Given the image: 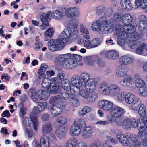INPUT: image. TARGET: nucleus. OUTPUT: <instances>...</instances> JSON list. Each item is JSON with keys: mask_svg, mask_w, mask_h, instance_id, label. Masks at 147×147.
<instances>
[{"mask_svg": "<svg viewBox=\"0 0 147 147\" xmlns=\"http://www.w3.org/2000/svg\"><path fill=\"white\" fill-rule=\"evenodd\" d=\"M71 81L72 87L75 88L76 92L79 90L80 95L88 102H93L97 98V94L94 92L96 86L95 80L90 77L88 73H82L80 76L77 74L74 75Z\"/></svg>", "mask_w": 147, "mask_h": 147, "instance_id": "f257e3e1", "label": "nucleus"}, {"mask_svg": "<svg viewBox=\"0 0 147 147\" xmlns=\"http://www.w3.org/2000/svg\"><path fill=\"white\" fill-rule=\"evenodd\" d=\"M99 91L102 94L109 95L113 98H117L119 102H122L125 100L128 104H131L136 98L132 93L128 92L125 94V92L121 90L120 87L115 84L107 86L106 83L101 82L99 85Z\"/></svg>", "mask_w": 147, "mask_h": 147, "instance_id": "f03ea898", "label": "nucleus"}, {"mask_svg": "<svg viewBox=\"0 0 147 147\" xmlns=\"http://www.w3.org/2000/svg\"><path fill=\"white\" fill-rule=\"evenodd\" d=\"M137 127L139 132L138 134V138L140 139V145L142 146L147 139V117L142 119H133L131 120V127Z\"/></svg>", "mask_w": 147, "mask_h": 147, "instance_id": "7ed1b4c3", "label": "nucleus"}, {"mask_svg": "<svg viewBox=\"0 0 147 147\" xmlns=\"http://www.w3.org/2000/svg\"><path fill=\"white\" fill-rule=\"evenodd\" d=\"M111 22L105 18L102 17L92 23L91 26V29L93 31L101 34L110 33L113 31L114 27L113 26H107Z\"/></svg>", "mask_w": 147, "mask_h": 147, "instance_id": "20e7f679", "label": "nucleus"}, {"mask_svg": "<svg viewBox=\"0 0 147 147\" xmlns=\"http://www.w3.org/2000/svg\"><path fill=\"white\" fill-rule=\"evenodd\" d=\"M69 32L66 29L63 30L59 36L58 39L51 40L48 43V48L52 51L63 49L68 41L64 36L65 34L68 35Z\"/></svg>", "mask_w": 147, "mask_h": 147, "instance_id": "39448f33", "label": "nucleus"}, {"mask_svg": "<svg viewBox=\"0 0 147 147\" xmlns=\"http://www.w3.org/2000/svg\"><path fill=\"white\" fill-rule=\"evenodd\" d=\"M116 137L120 142L129 147H140L136 136L134 134L128 133L124 134L120 132L117 134Z\"/></svg>", "mask_w": 147, "mask_h": 147, "instance_id": "423d86ee", "label": "nucleus"}, {"mask_svg": "<svg viewBox=\"0 0 147 147\" xmlns=\"http://www.w3.org/2000/svg\"><path fill=\"white\" fill-rule=\"evenodd\" d=\"M125 29L119 23L117 24L115 26L114 34L116 36L117 44L120 46H123L127 43L128 36L131 33Z\"/></svg>", "mask_w": 147, "mask_h": 147, "instance_id": "0eeeda50", "label": "nucleus"}, {"mask_svg": "<svg viewBox=\"0 0 147 147\" xmlns=\"http://www.w3.org/2000/svg\"><path fill=\"white\" fill-rule=\"evenodd\" d=\"M41 86L44 88H47L51 93L56 94L59 91L58 83L56 78H52L50 79L45 78L42 80Z\"/></svg>", "mask_w": 147, "mask_h": 147, "instance_id": "6e6552de", "label": "nucleus"}, {"mask_svg": "<svg viewBox=\"0 0 147 147\" xmlns=\"http://www.w3.org/2000/svg\"><path fill=\"white\" fill-rule=\"evenodd\" d=\"M47 103L45 102L38 103L37 107L34 106L32 111V115L31 117V121L34 125V129L36 131L37 130L39 126V122L37 117L40 115V111H43L46 107Z\"/></svg>", "mask_w": 147, "mask_h": 147, "instance_id": "1a4fd4ad", "label": "nucleus"}, {"mask_svg": "<svg viewBox=\"0 0 147 147\" xmlns=\"http://www.w3.org/2000/svg\"><path fill=\"white\" fill-rule=\"evenodd\" d=\"M86 126L84 120L81 119H76L74 123L71 126L70 130V134L72 136H77L80 134L83 128Z\"/></svg>", "mask_w": 147, "mask_h": 147, "instance_id": "9d476101", "label": "nucleus"}, {"mask_svg": "<svg viewBox=\"0 0 147 147\" xmlns=\"http://www.w3.org/2000/svg\"><path fill=\"white\" fill-rule=\"evenodd\" d=\"M82 59V57L79 55L76 54H70L68 59L63 64V66L65 68L69 69L74 68L78 64L81 65L82 63L80 64L79 63Z\"/></svg>", "mask_w": 147, "mask_h": 147, "instance_id": "9b49d317", "label": "nucleus"}, {"mask_svg": "<svg viewBox=\"0 0 147 147\" xmlns=\"http://www.w3.org/2000/svg\"><path fill=\"white\" fill-rule=\"evenodd\" d=\"M126 113V111L123 108L117 106L112 109L110 111L111 117L107 116V119L111 123L114 122L115 119H119L121 117Z\"/></svg>", "mask_w": 147, "mask_h": 147, "instance_id": "f8f14e48", "label": "nucleus"}, {"mask_svg": "<svg viewBox=\"0 0 147 147\" xmlns=\"http://www.w3.org/2000/svg\"><path fill=\"white\" fill-rule=\"evenodd\" d=\"M133 17L132 15L130 14L126 13L123 15L122 20V23L123 25H121L122 27L125 28V29H127V30L129 32H134L136 31L135 27L131 24L133 20Z\"/></svg>", "mask_w": 147, "mask_h": 147, "instance_id": "ddd939ff", "label": "nucleus"}, {"mask_svg": "<svg viewBox=\"0 0 147 147\" xmlns=\"http://www.w3.org/2000/svg\"><path fill=\"white\" fill-rule=\"evenodd\" d=\"M72 85L71 81L70 82L67 79L65 78L61 81V86L62 88L67 91L70 92L69 93L73 96L80 95V91L76 92L75 88L72 87Z\"/></svg>", "mask_w": 147, "mask_h": 147, "instance_id": "4468645a", "label": "nucleus"}, {"mask_svg": "<svg viewBox=\"0 0 147 147\" xmlns=\"http://www.w3.org/2000/svg\"><path fill=\"white\" fill-rule=\"evenodd\" d=\"M128 37L130 39L128 42V45L129 48L134 49L140 45V42L138 40L139 38V35L135 31L131 32L130 34L128 35Z\"/></svg>", "mask_w": 147, "mask_h": 147, "instance_id": "2eb2a0df", "label": "nucleus"}, {"mask_svg": "<svg viewBox=\"0 0 147 147\" xmlns=\"http://www.w3.org/2000/svg\"><path fill=\"white\" fill-rule=\"evenodd\" d=\"M66 104L64 102H59L53 105L50 109L51 114L54 116L59 115L65 108Z\"/></svg>", "mask_w": 147, "mask_h": 147, "instance_id": "dca6fc26", "label": "nucleus"}, {"mask_svg": "<svg viewBox=\"0 0 147 147\" xmlns=\"http://www.w3.org/2000/svg\"><path fill=\"white\" fill-rule=\"evenodd\" d=\"M69 30V33L68 35L65 34L64 35L68 41V43H69L74 41L78 35L79 32L78 28V26H75L73 27V32H72L71 29L69 27H67L65 28L63 30L65 29Z\"/></svg>", "mask_w": 147, "mask_h": 147, "instance_id": "f3484780", "label": "nucleus"}, {"mask_svg": "<svg viewBox=\"0 0 147 147\" xmlns=\"http://www.w3.org/2000/svg\"><path fill=\"white\" fill-rule=\"evenodd\" d=\"M134 57L131 55L127 54L121 57L119 59L120 64L126 65L132 63L134 61Z\"/></svg>", "mask_w": 147, "mask_h": 147, "instance_id": "a211bd4d", "label": "nucleus"}, {"mask_svg": "<svg viewBox=\"0 0 147 147\" xmlns=\"http://www.w3.org/2000/svg\"><path fill=\"white\" fill-rule=\"evenodd\" d=\"M65 15L67 17L70 18L76 17L80 14L78 9L76 7H71L64 10Z\"/></svg>", "mask_w": 147, "mask_h": 147, "instance_id": "6ab92c4d", "label": "nucleus"}, {"mask_svg": "<svg viewBox=\"0 0 147 147\" xmlns=\"http://www.w3.org/2000/svg\"><path fill=\"white\" fill-rule=\"evenodd\" d=\"M98 105L101 109L106 111L111 110L113 106V103L112 102L105 99L100 100Z\"/></svg>", "mask_w": 147, "mask_h": 147, "instance_id": "aec40b11", "label": "nucleus"}, {"mask_svg": "<svg viewBox=\"0 0 147 147\" xmlns=\"http://www.w3.org/2000/svg\"><path fill=\"white\" fill-rule=\"evenodd\" d=\"M121 86L124 87H129L134 84V80L130 76L125 77L119 82Z\"/></svg>", "mask_w": 147, "mask_h": 147, "instance_id": "412c9836", "label": "nucleus"}, {"mask_svg": "<svg viewBox=\"0 0 147 147\" xmlns=\"http://www.w3.org/2000/svg\"><path fill=\"white\" fill-rule=\"evenodd\" d=\"M50 146L49 138L45 135H43L40 138V144L39 142H36L35 147H49Z\"/></svg>", "mask_w": 147, "mask_h": 147, "instance_id": "4be33fe9", "label": "nucleus"}, {"mask_svg": "<svg viewBox=\"0 0 147 147\" xmlns=\"http://www.w3.org/2000/svg\"><path fill=\"white\" fill-rule=\"evenodd\" d=\"M128 72V70L127 67L120 64L117 66L116 70V74L119 77H123L125 76Z\"/></svg>", "mask_w": 147, "mask_h": 147, "instance_id": "5701e85b", "label": "nucleus"}, {"mask_svg": "<svg viewBox=\"0 0 147 147\" xmlns=\"http://www.w3.org/2000/svg\"><path fill=\"white\" fill-rule=\"evenodd\" d=\"M65 15L64 9L56 10L53 11L51 14L53 18L59 20H62Z\"/></svg>", "mask_w": 147, "mask_h": 147, "instance_id": "b1692460", "label": "nucleus"}, {"mask_svg": "<svg viewBox=\"0 0 147 147\" xmlns=\"http://www.w3.org/2000/svg\"><path fill=\"white\" fill-rule=\"evenodd\" d=\"M134 77L135 80L134 84L137 88H140L145 86V82L140 78V75L139 74H135Z\"/></svg>", "mask_w": 147, "mask_h": 147, "instance_id": "393cba45", "label": "nucleus"}, {"mask_svg": "<svg viewBox=\"0 0 147 147\" xmlns=\"http://www.w3.org/2000/svg\"><path fill=\"white\" fill-rule=\"evenodd\" d=\"M107 139L104 141L102 143V147H113L109 144V143H110L113 145L117 144L118 141L115 138L109 136H106Z\"/></svg>", "mask_w": 147, "mask_h": 147, "instance_id": "a878e982", "label": "nucleus"}, {"mask_svg": "<svg viewBox=\"0 0 147 147\" xmlns=\"http://www.w3.org/2000/svg\"><path fill=\"white\" fill-rule=\"evenodd\" d=\"M86 61L88 65L92 66L95 63H98L100 58L98 55L88 56L86 57Z\"/></svg>", "mask_w": 147, "mask_h": 147, "instance_id": "bb28decb", "label": "nucleus"}, {"mask_svg": "<svg viewBox=\"0 0 147 147\" xmlns=\"http://www.w3.org/2000/svg\"><path fill=\"white\" fill-rule=\"evenodd\" d=\"M106 58L111 59L115 60L119 57V53L117 51L114 50H110L105 53Z\"/></svg>", "mask_w": 147, "mask_h": 147, "instance_id": "cd10ccee", "label": "nucleus"}, {"mask_svg": "<svg viewBox=\"0 0 147 147\" xmlns=\"http://www.w3.org/2000/svg\"><path fill=\"white\" fill-rule=\"evenodd\" d=\"M70 56V54L68 53L64 54L57 55L54 59V61L56 62H63V63L68 59Z\"/></svg>", "mask_w": 147, "mask_h": 147, "instance_id": "c85d7f7f", "label": "nucleus"}, {"mask_svg": "<svg viewBox=\"0 0 147 147\" xmlns=\"http://www.w3.org/2000/svg\"><path fill=\"white\" fill-rule=\"evenodd\" d=\"M81 131L82 137L84 138H87L91 136L93 133V129L90 127H86L84 129H83Z\"/></svg>", "mask_w": 147, "mask_h": 147, "instance_id": "c756f323", "label": "nucleus"}, {"mask_svg": "<svg viewBox=\"0 0 147 147\" xmlns=\"http://www.w3.org/2000/svg\"><path fill=\"white\" fill-rule=\"evenodd\" d=\"M136 26L141 31L143 35L146 32H147V23L146 21H139Z\"/></svg>", "mask_w": 147, "mask_h": 147, "instance_id": "7c9ffc66", "label": "nucleus"}, {"mask_svg": "<svg viewBox=\"0 0 147 147\" xmlns=\"http://www.w3.org/2000/svg\"><path fill=\"white\" fill-rule=\"evenodd\" d=\"M131 0H121V5L123 8L127 10H130L132 8Z\"/></svg>", "mask_w": 147, "mask_h": 147, "instance_id": "2f4dec72", "label": "nucleus"}, {"mask_svg": "<svg viewBox=\"0 0 147 147\" xmlns=\"http://www.w3.org/2000/svg\"><path fill=\"white\" fill-rule=\"evenodd\" d=\"M67 119L65 117L60 116L57 119L55 123L59 127H61L67 123Z\"/></svg>", "mask_w": 147, "mask_h": 147, "instance_id": "473e14b6", "label": "nucleus"}, {"mask_svg": "<svg viewBox=\"0 0 147 147\" xmlns=\"http://www.w3.org/2000/svg\"><path fill=\"white\" fill-rule=\"evenodd\" d=\"M59 127L56 130L55 135L58 138L61 139L65 137L66 131L64 128L62 127Z\"/></svg>", "mask_w": 147, "mask_h": 147, "instance_id": "72a5a7b5", "label": "nucleus"}, {"mask_svg": "<svg viewBox=\"0 0 147 147\" xmlns=\"http://www.w3.org/2000/svg\"><path fill=\"white\" fill-rule=\"evenodd\" d=\"M79 30L80 32L82 34L84 38L87 39H89L90 38L88 29L84 26L83 24H81L80 25Z\"/></svg>", "mask_w": 147, "mask_h": 147, "instance_id": "f704fd0d", "label": "nucleus"}, {"mask_svg": "<svg viewBox=\"0 0 147 147\" xmlns=\"http://www.w3.org/2000/svg\"><path fill=\"white\" fill-rule=\"evenodd\" d=\"M131 108L134 111H137L140 105H142V102L138 98H136L135 100L131 104Z\"/></svg>", "mask_w": 147, "mask_h": 147, "instance_id": "c9c22d12", "label": "nucleus"}, {"mask_svg": "<svg viewBox=\"0 0 147 147\" xmlns=\"http://www.w3.org/2000/svg\"><path fill=\"white\" fill-rule=\"evenodd\" d=\"M52 130V126L50 123L43 125L42 127V131L44 134H47L50 132Z\"/></svg>", "mask_w": 147, "mask_h": 147, "instance_id": "e433bc0d", "label": "nucleus"}, {"mask_svg": "<svg viewBox=\"0 0 147 147\" xmlns=\"http://www.w3.org/2000/svg\"><path fill=\"white\" fill-rule=\"evenodd\" d=\"M78 143V141L76 138H71L67 141L66 147H76Z\"/></svg>", "mask_w": 147, "mask_h": 147, "instance_id": "4c0bfd02", "label": "nucleus"}, {"mask_svg": "<svg viewBox=\"0 0 147 147\" xmlns=\"http://www.w3.org/2000/svg\"><path fill=\"white\" fill-rule=\"evenodd\" d=\"M138 109V113L140 116L144 118L146 117V111L145 106L144 104L140 105Z\"/></svg>", "mask_w": 147, "mask_h": 147, "instance_id": "58836bf2", "label": "nucleus"}, {"mask_svg": "<svg viewBox=\"0 0 147 147\" xmlns=\"http://www.w3.org/2000/svg\"><path fill=\"white\" fill-rule=\"evenodd\" d=\"M59 91L56 94H58V96L60 99L65 100L68 99L69 96V94L66 92H63L61 90V87L59 85Z\"/></svg>", "mask_w": 147, "mask_h": 147, "instance_id": "ea45409f", "label": "nucleus"}, {"mask_svg": "<svg viewBox=\"0 0 147 147\" xmlns=\"http://www.w3.org/2000/svg\"><path fill=\"white\" fill-rule=\"evenodd\" d=\"M123 127L125 129L131 128V119L129 118H126L123 121Z\"/></svg>", "mask_w": 147, "mask_h": 147, "instance_id": "a19ab883", "label": "nucleus"}, {"mask_svg": "<svg viewBox=\"0 0 147 147\" xmlns=\"http://www.w3.org/2000/svg\"><path fill=\"white\" fill-rule=\"evenodd\" d=\"M147 3V0H135L134 5L136 8L141 7L142 8L144 7L145 4Z\"/></svg>", "mask_w": 147, "mask_h": 147, "instance_id": "79ce46f5", "label": "nucleus"}, {"mask_svg": "<svg viewBox=\"0 0 147 147\" xmlns=\"http://www.w3.org/2000/svg\"><path fill=\"white\" fill-rule=\"evenodd\" d=\"M18 106L20 108V111L19 112L20 116L21 117H23L26 113V109L24 107L22 103H20Z\"/></svg>", "mask_w": 147, "mask_h": 147, "instance_id": "37998d69", "label": "nucleus"}, {"mask_svg": "<svg viewBox=\"0 0 147 147\" xmlns=\"http://www.w3.org/2000/svg\"><path fill=\"white\" fill-rule=\"evenodd\" d=\"M123 15L119 12L115 13L113 15V19L115 22H119L122 21Z\"/></svg>", "mask_w": 147, "mask_h": 147, "instance_id": "c03bdc74", "label": "nucleus"}, {"mask_svg": "<svg viewBox=\"0 0 147 147\" xmlns=\"http://www.w3.org/2000/svg\"><path fill=\"white\" fill-rule=\"evenodd\" d=\"M28 94L31 97L32 99L35 102L38 103L37 100L35 97L36 94L35 90L34 89H31L29 90Z\"/></svg>", "mask_w": 147, "mask_h": 147, "instance_id": "a18cd8bd", "label": "nucleus"}, {"mask_svg": "<svg viewBox=\"0 0 147 147\" xmlns=\"http://www.w3.org/2000/svg\"><path fill=\"white\" fill-rule=\"evenodd\" d=\"M91 110V108L86 106L84 107L79 112V114L81 116H84Z\"/></svg>", "mask_w": 147, "mask_h": 147, "instance_id": "49530a36", "label": "nucleus"}, {"mask_svg": "<svg viewBox=\"0 0 147 147\" xmlns=\"http://www.w3.org/2000/svg\"><path fill=\"white\" fill-rule=\"evenodd\" d=\"M59 98L58 95L52 97L51 98L49 102L54 105L55 104H56L57 103L59 102H63L61 101H59Z\"/></svg>", "mask_w": 147, "mask_h": 147, "instance_id": "de8ad7c7", "label": "nucleus"}, {"mask_svg": "<svg viewBox=\"0 0 147 147\" xmlns=\"http://www.w3.org/2000/svg\"><path fill=\"white\" fill-rule=\"evenodd\" d=\"M138 92L142 96L146 97L147 96V87L144 86L139 88Z\"/></svg>", "mask_w": 147, "mask_h": 147, "instance_id": "09e8293b", "label": "nucleus"}, {"mask_svg": "<svg viewBox=\"0 0 147 147\" xmlns=\"http://www.w3.org/2000/svg\"><path fill=\"white\" fill-rule=\"evenodd\" d=\"M33 115L32 113V115L30 116V117L31 116ZM31 121L32 123V125H33V127L34 128V125L33 124V123L32 122V121L31 120V118H30V120L29 121V118L28 117H25L24 119L22 121V123L24 125L26 126H31V123L30 122Z\"/></svg>", "mask_w": 147, "mask_h": 147, "instance_id": "8fccbe9b", "label": "nucleus"}, {"mask_svg": "<svg viewBox=\"0 0 147 147\" xmlns=\"http://www.w3.org/2000/svg\"><path fill=\"white\" fill-rule=\"evenodd\" d=\"M92 43L93 48H96L99 46L101 43L100 39L97 38H95L91 40Z\"/></svg>", "mask_w": 147, "mask_h": 147, "instance_id": "3c124183", "label": "nucleus"}, {"mask_svg": "<svg viewBox=\"0 0 147 147\" xmlns=\"http://www.w3.org/2000/svg\"><path fill=\"white\" fill-rule=\"evenodd\" d=\"M49 69L47 65L45 64H42L40 67V69L38 70V73L40 75H42V74L44 72L45 70Z\"/></svg>", "mask_w": 147, "mask_h": 147, "instance_id": "603ef678", "label": "nucleus"}, {"mask_svg": "<svg viewBox=\"0 0 147 147\" xmlns=\"http://www.w3.org/2000/svg\"><path fill=\"white\" fill-rule=\"evenodd\" d=\"M49 97V94L46 91L44 92L41 96H40V99L41 100L45 101L47 100Z\"/></svg>", "mask_w": 147, "mask_h": 147, "instance_id": "864d4df0", "label": "nucleus"}, {"mask_svg": "<svg viewBox=\"0 0 147 147\" xmlns=\"http://www.w3.org/2000/svg\"><path fill=\"white\" fill-rule=\"evenodd\" d=\"M105 9V7L103 5H101L97 7L96 11L97 13L101 14L104 12Z\"/></svg>", "mask_w": 147, "mask_h": 147, "instance_id": "5fc2aeb1", "label": "nucleus"}, {"mask_svg": "<svg viewBox=\"0 0 147 147\" xmlns=\"http://www.w3.org/2000/svg\"><path fill=\"white\" fill-rule=\"evenodd\" d=\"M51 12V11H47L46 15L44 13L42 14L40 17L41 21L44 22L45 21H47V20L49 18Z\"/></svg>", "mask_w": 147, "mask_h": 147, "instance_id": "6e6d98bb", "label": "nucleus"}, {"mask_svg": "<svg viewBox=\"0 0 147 147\" xmlns=\"http://www.w3.org/2000/svg\"><path fill=\"white\" fill-rule=\"evenodd\" d=\"M71 101V104L73 106H78L79 104L78 100L76 98H72Z\"/></svg>", "mask_w": 147, "mask_h": 147, "instance_id": "4d7b16f0", "label": "nucleus"}, {"mask_svg": "<svg viewBox=\"0 0 147 147\" xmlns=\"http://www.w3.org/2000/svg\"><path fill=\"white\" fill-rule=\"evenodd\" d=\"M26 134H28V140H30L33 136V131L31 129H27L26 131Z\"/></svg>", "mask_w": 147, "mask_h": 147, "instance_id": "13d9d810", "label": "nucleus"}, {"mask_svg": "<svg viewBox=\"0 0 147 147\" xmlns=\"http://www.w3.org/2000/svg\"><path fill=\"white\" fill-rule=\"evenodd\" d=\"M78 21L76 19H72L70 20L68 22V24L71 26H73L75 27V26H78Z\"/></svg>", "mask_w": 147, "mask_h": 147, "instance_id": "bf43d9fd", "label": "nucleus"}, {"mask_svg": "<svg viewBox=\"0 0 147 147\" xmlns=\"http://www.w3.org/2000/svg\"><path fill=\"white\" fill-rule=\"evenodd\" d=\"M54 32V30L53 28H49L45 32V34L52 36Z\"/></svg>", "mask_w": 147, "mask_h": 147, "instance_id": "052dcab7", "label": "nucleus"}, {"mask_svg": "<svg viewBox=\"0 0 147 147\" xmlns=\"http://www.w3.org/2000/svg\"><path fill=\"white\" fill-rule=\"evenodd\" d=\"M101 144L100 141H98L95 142L94 143H91L89 147H99Z\"/></svg>", "mask_w": 147, "mask_h": 147, "instance_id": "680f3d73", "label": "nucleus"}, {"mask_svg": "<svg viewBox=\"0 0 147 147\" xmlns=\"http://www.w3.org/2000/svg\"><path fill=\"white\" fill-rule=\"evenodd\" d=\"M114 122L118 126L123 127V121L121 119H115Z\"/></svg>", "mask_w": 147, "mask_h": 147, "instance_id": "e2e57ef3", "label": "nucleus"}, {"mask_svg": "<svg viewBox=\"0 0 147 147\" xmlns=\"http://www.w3.org/2000/svg\"><path fill=\"white\" fill-rule=\"evenodd\" d=\"M49 115L46 113L42 115L41 116V118L43 121H46L49 120Z\"/></svg>", "mask_w": 147, "mask_h": 147, "instance_id": "0e129e2a", "label": "nucleus"}, {"mask_svg": "<svg viewBox=\"0 0 147 147\" xmlns=\"http://www.w3.org/2000/svg\"><path fill=\"white\" fill-rule=\"evenodd\" d=\"M45 21L42 23L40 27V29L42 30H44L47 28L48 26V23L47 21Z\"/></svg>", "mask_w": 147, "mask_h": 147, "instance_id": "69168bd1", "label": "nucleus"}, {"mask_svg": "<svg viewBox=\"0 0 147 147\" xmlns=\"http://www.w3.org/2000/svg\"><path fill=\"white\" fill-rule=\"evenodd\" d=\"M47 76L49 77H51L54 76L55 74V72L53 70H48L46 72Z\"/></svg>", "mask_w": 147, "mask_h": 147, "instance_id": "338daca9", "label": "nucleus"}, {"mask_svg": "<svg viewBox=\"0 0 147 147\" xmlns=\"http://www.w3.org/2000/svg\"><path fill=\"white\" fill-rule=\"evenodd\" d=\"M76 147H88L87 144L84 142H78Z\"/></svg>", "mask_w": 147, "mask_h": 147, "instance_id": "774afa93", "label": "nucleus"}]
</instances>
